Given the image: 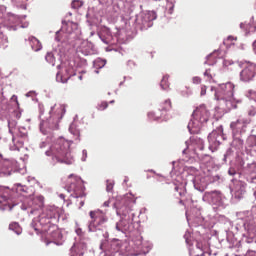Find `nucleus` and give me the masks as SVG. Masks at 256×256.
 <instances>
[{
    "mask_svg": "<svg viewBox=\"0 0 256 256\" xmlns=\"http://www.w3.org/2000/svg\"><path fill=\"white\" fill-rule=\"evenodd\" d=\"M48 157H52V163H66V165H71L73 163V158H71V152L69 151V142L63 138L57 139L46 151Z\"/></svg>",
    "mask_w": 256,
    "mask_h": 256,
    "instance_id": "obj_1",
    "label": "nucleus"
},
{
    "mask_svg": "<svg viewBox=\"0 0 256 256\" xmlns=\"http://www.w3.org/2000/svg\"><path fill=\"white\" fill-rule=\"evenodd\" d=\"M66 190L68 193H71L72 197H76V199H79V197H85V186H83V180H81V177L70 174L66 179Z\"/></svg>",
    "mask_w": 256,
    "mask_h": 256,
    "instance_id": "obj_2",
    "label": "nucleus"
},
{
    "mask_svg": "<svg viewBox=\"0 0 256 256\" xmlns=\"http://www.w3.org/2000/svg\"><path fill=\"white\" fill-rule=\"evenodd\" d=\"M40 225L35 228V231H39V233H47L51 239L57 240L61 237V231L59 227L51 222V218L49 217H41L38 221Z\"/></svg>",
    "mask_w": 256,
    "mask_h": 256,
    "instance_id": "obj_3",
    "label": "nucleus"
},
{
    "mask_svg": "<svg viewBox=\"0 0 256 256\" xmlns=\"http://www.w3.org/2000/svg\"><path fill=\"white\" fill-rule=\"evenodd\" d=\"M65 105L55 104L50 111V118L48 123L50 124L51 129H57L59 122L63 119L65 115Z\"/></svg>",
    "mask_w": 256,
    "mask_h": 256,
    "instance_id": "obj_4",
    "label": "nucleus"
},
{
    "mask_svg": "<svg viewBox=\"0 0 256 256\" xmlns=\"http://www.w3.org/2000/svg\"><path fill=\"white\" fill-rule=\"evenodd\" d=\"M235 93V85L231 82L222 84L218 91L215 93L217 101H231Z\"/></svg>",
    "mask_w": 256,
    "mask_h": 256,
    "instance_id": "obj_5",
    "label": "nucleus"
},
{
    "mask_svg": "<svg viewBox=\"0 0 256 256\" xmlns=\"http://www.w3.org/2000/svg\"><path fill=\"white\" fill-rule=\"evenodd\" d=\"M256 75V64L253 62H246L242 64V70L240 72V81L249 83L253 81Z\"/></svg>",
    "mask_w": 256,
    "mask_h": 256,
    "instance_id": "obj_6",
    "label": "nucleus"
},
{
    "mask_svg": "<svg viewBox=\"0 0 256 256\" xmlns=\"http://www.w3.org/2000/svg\"><path fill=\"white\" fill-rule=\"evenodd\" d=\"M193 117L200 123H207V121H209V117H211V113H209V110H207L205 105H201L193 112Z\"/></svg>",
    "mask_w": 256,
    "mask_h": 256,
    "instance_id": "obj_7",
    "label": "nucleus"
},
{
    "mask_svg": "<svg viewBox=\"0 0 256 256\" xmlns=\"http://www.w3.org/2000/svg\"><path fill=\"white\" fill-rule=\"evenodd\" d=\"M90 217L92 219L91 225H93V227L103 225V223H105V221H107V218H105V214H103V212H101L99 210L90 211Z\"/></svg>",
    "mask_w": 256,
    "mask_h": 256,
    "instance_id": "obj_8",
    "label": "nucleus"
},
{
    "mask_svg": "<svg viewBox=\"0 0 256 256\" xmlns=\"http://www.w3.org/2000/svg\"><path fill=\"white\" fill-rule=\"evenodd\" d=\"M73 76H75V68H73V66H67L64 74L58 73L56 79L61 83H67V81H69Z\"/></svg>",
    "mask_w": 256,
    "mask_h": 256,
    "instance_id": "obj_9",
    "label": "nucleus"
},
{
    "mask_svg": "<svg viewBox=\"0 0 256 256\" xmlns=\"http://www.w3.org/2000/svg\"><path fill=\"white\" fill-rule=\"evenodd\" d=\"M29 41L33 51H41V49H43V46L41 45V42L39 41V39L31 36L29 37Z\"/></svg>",
    "mask_w": 256,
    "mask_h": 256,
    "instance_id": "obj_10",
    "label": "nucleus"
},
{
    "mask_svg": "<svg viewBox=\"0 0 256 256\" xmlns=\"http://www.w3.org/2000/svg\"><path fill=\"white\" fill-rule=\"evenodd\" d=\"M173 109V103L171 99H166L164 102L160 104L159 111L167 113V111H171Z\"/></svg>",
    "mask_w": 256,
    "mask_h": 256,
    "instance_id": "obj_11",
    "label": "nucleus"
},
{
    "mask_svg": "<svg viewBox=\"0 0 256 256\" xmlns=\"http://www.w3.org/2000/svg\"><path fill=\"white\" fill-rule=\"evenodd\" d=\"M243 125V127H247V125H249V119H238L234 122H231L230 124V128L232 129V131H235V129H237V125Z\"/></svg>",
    "mask_w": 256,
    "mask_h": 256,
    "instance_id": "obj_12",
    "label": "nucleus"
},
{
    "mask_svg": "<svg viewBox=\"0 0 256 256\" xmlns=\"http://www.w3.org/2000/svg\"><path fill=\"white\" fill-rule=\"evenodd\" d=\"M9 229H10V231H14V233H16V235H21V233H23V229L17 222H12L9 225Z\"/></svg>",
    "mask_w": 256,
    "mask_h": 256,
    "instance_id": "obj_13",
    "label": "nucleus"
},
{
    "mask_svg": "<svg viewBox=\"0 0 256 256\" xmlns=\"http://www.w3.org/2000/svg\"><path fill=\"white\" fill-rule=\"evenodd\" d=\"M170 83H169V75H164L161 82L160 87L166 91V89H169Z\"/></svg>",
    "mask_w": 256,
    "mask_h": 256,
    "instance_id": "obj_14",
    "label": "nucleus"
},
{
    "mask_svg": "<svg viewBox=\"0 0 256 256\" xmlns=\"http://www.w3.org/2000/svg\"><path fill=\"white\" fill-rule=\"evenodd\" d=\"M204 76L207 77L209 83H217V81H215V74L211 73V69H207L204 72Z\"/></svg>",
    "mask_w": 256,
    "mask_h": 256,
    "instance_id": "obj_15",
    "label": "nucleus"
},
{
    "mask_svg": "<svg viewBox=\"0 0 256 256\" xmlns=\"http://www.w3.org/2000/svg\"><path fill=\"white\" fill-rule=\"evenodd\" d=\"M155 19H157V14L153 11L148 12L144 16V21L151 22V21H155Z\"/></svg>",
    "mask_w": 256,
    "mask_h": 256,
    "instance_id": "obj_16",
    "label": "nucleus"
},
{
    "mask_svg": "<svg viewBox=\"0 0 256 256\" xmlns=\"http://www.w3.org/2000/svg\"><path fill=\"white\" fill-rule=\"evenodd\" d=\"M7 43H9V39L3 32H0V47H3L5 49L7 47Z\"/></svg>",
    "mask_w": 256,
    "mask_h": 256,
    "instance_id": "obj_17",
    "label": "nucleus"
},
{
    "mask_svg": "<svg viewBox=\"0 0 256 256\" xmlns=\"http://www.w3.org/2000/svg\"><path fill=\"white\" fill-rule=\"evenodd\" d=\"M169 15H173V11L175 9V0H167V5Z\"/></svg>",
    "mask_w": 256,
    "mask_h": 256,
    "instance_id": "obj_18",
    "label": "nucleus"
},
{
    "mask_svg": "<svg viewBox=\"0 0 256 256\" xmlns=\"http://www.w3.org/2000/svg\"><path fill=\"white\" fill-rule=\"evenodd\" d=\"M235 41H237V37L228 36L227 39L224 40V45L227 47L230 45H235Z\"/></svg>",
    "mask_w": 256,
    "mask_h": 256,
    "instance_id": "obj_19",
    "label": "nucleus"
},
{
    "mask_svg": "<svg viewBox=\"0 0 256 256\" xmlns=\"http://www.w3.org/2000/svg\"><path fill=\"white\" fill-rule=\"evenodd\" d=\"M124 200L127 201V205H130V203H135V196L133 194L129 193L124 196Z\"/></svg>",
    "mask_w": 256,
    "mask_h": 256,
    "instance_id": "obj_20",
    "label": "nucleus"
},
{
    "mask_svg": "<svg viewBox=\"0 0 256 256\" xmlns=\"http://www.w3.org/2000/svg\"><path fill=\"white\" fill-rule=\"evenodd\" d=\"M71 5L72 9H79L83 7V2L81 0H74Z\"/></svg>",
    "mask_w": 256,
    "mask_h": 256,
    "instance_id": "obj_21",
    "label": "nucleus"
},
{
    "mask_svg": "<svg viewBox=\"0 0 256 256\" xmlns=\"http://www.w3.org/2000/svg\"><path fill=\"white\" fill-rule=\"evenodd\" d=\"M106 63H107V62H106L105 60H96V61H95L96 67H99L100 69L103 68V67H105Z\"/></svg>",
    "mask_w": 256,
    "mask_h": 256,
    "instance_id": "obj_22",
    "label": "nucleus"
},
{
    "mask_svg": "<svg viewBox=\"0 0 256 256\" xmlns=\"http://www.w3.org/2000/svg\"><path fill=\"white\" fill-rule=\"evenodd\" d=\"M109 107V104L107 102H102L98 105V111H105Z\"/></svg>",
    "mask_w": 256,
    "mask_h": 256,
    "instance_id": "obj_23",
    "label": "nucleus"
},
{
    "mask_svg": "<svg viewBox=\"0 0 256 256\" xmlns=\"http://www.w3.org/2000/svg\"><path fill=\"white\" fill-rule=\"evenodd\" d=\"M192 83H194V85H201V78L199 76L193 77Z\"/></svg>",
    "mask_w": 256,
    "mask_h": 256,
    "instance_id": "obj_24",
    "label": "nucleus"
},
{
    "mask_svg": "<svg viewBox=\"0 0 256 256\" xmlns=\"http://www.w3.org/2000/svg\"><path fill=\"white\" fill-rule=\"evenodd\" d=\"M34 201H38L39 207H42L44 198H43V196H37L36 198H34Z\"/></svg>",
    "mask_w": 256,
    "mask_h": 256,
    "instance_id": "obj_25",
    "label": "nucleus"
},
{
    "mask_svg": "<svg viewBox=\"0 0 256 256\" xmlns=\"http://www.w3.org/2000/svg\"><path fill=\"white\" fill-rule=\"evenodd\" d=\"M111 247L114 249V251H119V249H120L119 242H117V241L112 242ZM115 247H117V248H115Z\"/></svg>",
    "mask_w": 256,
    "mask_h": 256,
    "instance_id": "obj_26",
    "label": "nucleus"
},
{
    "mask_svg": "<svg viewBox=\"0 0 256 256\" xmlns=\"http://www.w3.org/2000/svg\"><path fill=\"white\" fill-rule=\"evenodd\" d=\"M200 95H207V86L205 85H202L201 86V92H200Z\"/></svg>",
    "mask_w": 256,
    "mask_h": 256,
    "instance_id": "obj_27",
    "label": "nucleus"
},
{
    "mask_svg": "<svg viewBox=\"0 0 256 256\" xmlns=\"http://www.w3.org/2000/svg\"><path fill=\"white\" fill-rule=\"evenodd\" d=\"M223 65H224V67H229V65H233V61L232 60H224Z\"/></svg>",
    "mask_w": 256,
    "mask_h": 256,
    "instance_id": "obj_28",
    "label": "nucleus"
},
{
    "mask_svg": "<svg viewBox=\"0 0 256 256\" xmlns=\"http://www.w3.org/2000/svg\"><path fill=\"white\" fill-rule=\"evenodd\" d=\"M106 190L107 191H113V183H111V182H107V186H106Z\"/></svg>",
    "mask_w": 256,
    "mask_h": 256,
    "instance_id": "obj_29",
    "label": "nucleus"
},
{
    "mask_svg": "<svg viewBox=\"0 0 256 256\" xmlns=\"http://www.w3.org/2000/svg\"><path fill=\"white\" fill-rule=\"evenodd\" d=\"M9 199L8 196L6 195H0V203H5V201H7Z\"/></svg>",
    "mask_w": 256,
    "mask_h": 256,
    "instance_id": "obj_30",
    "label": "nucleus"
},
{
    "mask_svg": "<svg viewBox=\"0 0 256 256\" xmlns=\"http://www.w3.org/2000/svg\"><path fill=\"white\" fill-rule=\"evenodd\" d=\"M155 114L153 113V112H149L148 113V117L150 118V119H153V116H154Z\"/></svg>",
    "mask_w": 256,
    "mask_h": 256,
    "instance_id": "obj_31",
    "label": "nucleus"
},
{
    "mask_svg": "<svg viewBox=\"0 0 256 256\" xmlns=\"http://www.w3.org/2000/svg\"><path fill=\"white\" fill-rule=\"evenodd\" d=\"M252 47H253V50H254V52L256 54V41L253 43Z\"/></svg>",
    "mask_w": 256,
    "mask_h": 256,
    "instance_id": "obj_32",
    "label": "nucleus"
},
{
    "mask_svg": "<svg viewBox=\"0 0 256 256\" xmlns=\"http://www.w3.org/2000/svg\"><path fill=\"white\" fill-rule=\"evenodd\" d=\"M60 199H65V194H60Z\"/></svg>",
    "mask_w": 256,
    "mask_h": 256,
    "instance_id": "obj_33",
    "label": "nucleus"
},
{
    "mask_svg": "<svg viewBox=\"0 0 256 256\" xmlns=\"http://www.w3.org/2000/svg\"><path fill=\"white\" fill-rule=\"evenodd\" d=\"M116 229L117 231H121V229L119 228V225H116Z\"/></svg>",
    "mask_w": 256,
    "mask_h": 256,
    "instance_id": "obj_34",
    "label": "nucleus"
},
{
    "mask_svg": "<svg viewBox=\"0 0 256 256\" xmlns=\"http://www.w3.org/2000/svg\"><path fill=\"white\" fill-rule=\"evenodd\" d=\"M17 22H9V25H15Z\"/></svg>",
    "mask_w": 256,
    "mask_h": 256,
    "instance_id": "obj_35",
    "label": "nucleus"
},
{
    "mask_svg": "<svg viewBox=\"0 0 256 256\" xmlns=\"http://www.w3.org/2000/svg\"><path fill=\"white\" fill-rule=\"evenodd\" d=\"M49 57H51V55L48 54V55L46 56V59H49Z\"/></svg>",
    "mask_w": 256,
    "mask_h": 256,
    "instance_id": "obj_36",
    "label": "nucleus"
},
{
    "mask_svg": "<svg viewBox=\"0 0 256 256\" xmlns=\"http://www.w3.org/2000/svg\"><path fill=\"white\" fill-rule=\"evenodd\" d=\"M229 175H233V173L231 171H229Z\"/></svg>",
    "mask_w": 256,
    "mask_h": 256,
    "instance_id": "obj_37",
    "label": "nucleus"
},
{
    "mask_svg": "<svg viewBox=\"0 0 256 256\" xmlns=\"http://www.w3.org/2000/svg\"><path fill=\"white\" fill-rule=\"evenodd\" d=\"M83 205H84V202H81V206L83 207Z\"/></svg>",
    "mask_w": 256,
    "mask_h": 256,
    "instance_id": "obj_38",
    "label": "nucleus"
},
{
    "mask_svg": "<svg viewBox=\"0 0 256 256\" xmlns=\"http://www.w3.org/2000/svg\"><path fill=\"white\" fill-rule=\"evenodd\" d=\"M254 196L256 197V191L254 192Z\"/></svg>",
    "mask_w": 256,
    "mask_h": 256,
    "instance_id": "obj_39",
    "label": "nucleus"
}]
</instances>
